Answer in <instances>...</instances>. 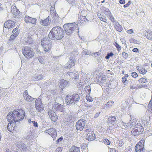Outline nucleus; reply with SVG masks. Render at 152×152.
<instances>
[{
    "instance_id": "13",
    "label": "nucleus",
    "mask_w": 152,
    "mask_h": 152,
    "mask_svg": "<svg viewBox=\"0 0 152 152\" xmlns=\"http://www.w3.org/2000/svg\"><path fill=\"white\" fill-rule=\"evenodd\" d=\"M15 22L11 20H8L4 23V26L5 28H10L14 27Z\"/></svg>"
},
{
    "instance_id": "37",
    "label": "nucleus",
    "mask_w": 152,
    "mask_h": 152,
    "mask_svg": "<svg viewBox=\"0 0 152 152\" xmlns=\"http://www.w3.org/2000/svg\"><path fill=\"white\" fill-rule=\"evenodd\" d=\"M87 14L86 11L85 10H82L81 11L80 15V18L82 17V18L86 17Z\"/></svg>"
},
{
    "instance_id": "35",
    "label": "nucleus",
    "mask_w": 152,
    "mask_h": 152,
    "mask_svg": "<svg viewBox=\"0 0 152 152\" xmlns=\"http://www.w3.org/2000/svg\"><path fill=\"white\" fill-rule=\"evenodd\" d=\"M40 105H42V102L40 98H38L36 100L35 102V106Z\"/></svg>"
},
{
    "instance_id": "28",
    "label": "nucleus",
    "mask_w": 152,
    "mask_h": 152,
    "mask_svg": "<svg viewBox=\"0 0 152 152\" xmlns=\"http://www.w3.org/2000/svg\"><path fill=\"white\" fill-rule=\"evenodd\" d=\"M43 75L40 74L34 77L33 80L35 81L40 80L43 78Z\"/></svg>"
},
{
    "instance_id": "51",
    "label": "nucleus",
    "mask_w": 152,
    "mask_h": 152,
    "mask_svg": "<svg viewBox=\"0 0 152 152\" xmlns=\"http://www.w3.org/2000/svg\"><path fill=\"white\" fill-rule=\"evenodd\" d=\"M72 6L75 4V0H66Z\"/></svg>"
},
{
    "instance_id": "1",
    "label": "nucleus",
    "mask_w": 152,
    "mask_h": 152,
    "mask_svg": "<svg viewBox=\"0 0 152 152\" xmlns=\"http://www.w3.org/2000/svg\"><path fill=\"white\" fill-rule=\"evenodd\" d=\"M25 115V112L21 109H16L12 112H9L7 116V119L10 123L7 125L8 130L10 131V126H13L14 125L15 126L17 122L23 120Z\"/></svg>"
},
{
    "instance_id": "43",
    "label": "nucleus",
    "mask_w": 152,
    "mask_h": 152,
    "mask_svg": "<svg viewBox=\"0 0 152 152\" xmlns=\"http://www.w3.org/2000/svg\"><path fill=\"white\" fill-rule=\"evenodd\" d=\"M99 19L104 22H106L107 21L106 18L104 16L102 15L100 17Z\"/></svg>"
},
{
    "instance_id": "46",
    "label": "nucleus",
    "mask_w": 152,
    "mask_h": 152,
    "mask_svg": "<svg viewBox=\"0 0 152 152\" xmlns=\"http://www.w3.org/2000/svg\"><path fill=\"white\" fill-rule=\"evenodd\" d=\"M16 38V37L15 36V35L12 34L10 36L9 41L10 42H13V41L15 40Z\"/></svg>"
},
{
    "instance_id": "10",
    "label": "nucleus",
    "mask_w": 152,
    "mask_h": 152,
    "mask_svg": "<svg viewBox=\"0 0 152 152\" xmlns=\"http://www.w3.org/2000/svg\"><path fill=\"white\" fill-rule=\"evenodd\" d=\"M85 121L79 120L76 123V127L77 130H82L85 125Z\"/></svg>"
},
{
    "instance_id": "38",
    "label": "nucleus",
    "mask_w": 152,
    "mask_h": 152,
    "mask_svg": "<svg viewBox=\"0 0 152 152\" xmlns=\"http://www.w3.org/2000/svg\"><path fill=\"white\" fill-rule=\"evenodd\" d=\"M148 106L149 108V110L152 113V99L150 101Z\"/></svg>"
},
{
    "instance_id": "62",
    "label": "nucleus",
    "mask_w": 152,
    "mask_h": 152,
    "mask_svg": "<svg viewBox=\"0 0 152 152\" xmlns=\"http://www.w3.org/2000/svg\"><path fill=\"white\" fill-rule=\"evenodd\" d=\"M110 20L113 23H114L115 22L114 18L113 17V16L112 14L109 16Z\"/></svg>"
},
{
    "instance_id": "59",
    "label": "nucleus",
    "mask_w": 152,
    "mask_h": 152,
    "mask_svg": "<svg viewBox=\"0 0 152 152\" xmlns=\"http://www.w3.org/2000/svg\"><path fill=\"white\" fill-rule=\"evenodd\" d=\"M132 3V2L131 1H129L127 4H125L124 6V8H126L128 7Z\"/></svg>"
},
{
    "instance_id": "3",
    "label": "nucleus",
    "mask_w": 152,
    "mask_h": 152,
    "mask_svg": "<svg viewBox=\"0 0 152 152\" xmlns=\"http://www.w3.org/2000/svg\"><path fill=\"white\" fill-rule=\"evenodd\" d=\"M78 24L76 22L68 23L63 25V28L66 33L70 36L74 31L75 29L78 27Z\"/></svg>"
},
{
    "instance_id": "58",
    "label": "nucleus",
    "mask_w": 152,
    "mask_h": 152,
    "mask_svg": "<svg viewBox=\"0 0 152 152\" xmlns=\"http://www.w3.org/2000/svg\"><path fill=\"white\" fill-rule=\"evenodd\" d=\"M108 86H109V87L111 89H114V88L116 87V86L115 85H114L112 83H110V84H109Z\"/></svg>"
},
{
    "instance_id": "56",
    "label": "nucleus",
    "mask_w": 152,
    "mask_h": 152,
    "mask_svg": "<svg viewBox=\"0 0 152 152\" xmlns=\"http://www.w3.org/2000/svg\"><path fill=\"white\" fill-rule=\"evenodd\" d=\"M70 64L69 63H68V62L64 66V67L66 69H69L72 67L70 66Z\"/></svg>"
},
{
    "instance_id": "39",
    "label": "nucleus",
    "mask_w": 152,
    "mask_h": 152,
    "mask_svg": "<svg viewBox=\"0 0 152 152\" xmlns=\"http://www.w3.org/2000/svg\"><path fill=\"white\" fill-rule=\"evenodd\" d=\"M114 45L115 46L117 50L118 51H120L121 49V46L116 42H115Z\"/></svg>"
},
{
    "instance_id": "52",
    "label": "nucleus",
    "mask_w": 152,
    "mask_h": 152,
    "mask_svg": "<svg viewBox=\"0 0 152 152\" xmlns=\"http://www.w3.org/2000/svg\"><path fill=\"white\" fill-rule=\"evenodd\" d=\"M38 60L39 62L42 64H43L45 63L44 60L41 57H39Z\"/></svg>"
},
{
    "instance_id": "22",
    "label": "nucleus",
    "mask_w": 152,
    "mask_h": 152,
    "mask_svg": "<svg viewBox=\"0 0 152 152\" xmlns=\"http://www.w3.org/2000/svg\"><path fill=\"white\" fill-rule=\"evenodd\" d=\"M14 9L13 10H12V12L13 13V14L16 16V17H18L21 15V13L19 10L16 8L15 6L13 7Z\"/></svg>"
},
{
    "instance_id": "2",
    "label": "nucleus",
    "mask_w": 152,
    "mask_h": 152,
    "mask_svg": "<svg viewBox=\"0 0 152 152\" xmlns=\"http://www.w3.org/2000/svg\"><path fill=\"white\" fill-rule=\"evenodd\" d=\"M64 36V32L63 29L58 26L53 27L50 31L48 37L51 39L61 40Z\"/></svg>"
},
{
    "instance_id": "16",
    "label": "nucleus",
    "mask_w": 152,
    "mask_h": 152,
    "mask_svg": "<svg viewBox=\"0 0 152 152\" xmlns=\"http://www.w3.org/2000/svg\"><path fill=\"white\" fill-rule=\"evenodd\" d=\"M95 138V135L93 132L88 133L86 136V140L89 141H92Z\"/></svg>"
},
{
    "instance_id": "41",
    "label": "nucleus",
    "mask_w": 152,
    "mask_h": 152,
    "mask_svg": "<svg viewBox=\"0 0 152 152\" xmlns=\"http://www.w3.org/2000/svg\"><path fill=\"white\" fill-rule=\"evenodd\" d=\"M101 53L100 51L98 52H96L95 53H93V56L94 57H96L98 56H99L101 55Z\"/></svg>"
},
{
    "instance_id": "20",
    "label": "nucleus",
    "mask_w": 152,
    "mask_h": 152,
    "mask_svg": "<svg viewBox=\"0 0 152 152\" xmlns=\"http://www.w3.org/2000/svg\"><path fill=\"white\" fill-rule=\"evenodd\" d=\"M114 27L115 28L116 30L118 32H121L123 30V28L119 23L115 21L114 23Z\"/></svg>"
},
{
    "instance_id": "49",
    "label": "nucleus",
    "mask_w": 152,
    "mask_h": 152,
    "mask_svg": "<svg viewBox=\"0 0 152 152\" xmlns=\"http://www.w3.org/2000/svg\"><path fill=\"white\" fill-rule=\"evenodd\" d=\"M137 144H138L141 147H144V142H143V140H141L139 141Z\"/></svg>"
},
{
    "instance_id": "48",
    "label": "nucleus",
    "mask_w": 152,
    "mask_h": 152,
    "mask_svg": "<svg viewBox=\"0 0 152 152\" xmlns=\"http://www.w3.org/2000/svg\"><path fill=\"white\" fill-rule=\"evenodd\" d=\"M72 149L73 150V151L76 152H79L80 148H78L75 146H74L72 147Z\"/></svg>"
},
{
    "instance_id": "7",
    "label": "nucleus",
    "mask_w": 152,
    "mask_h": 152,
    "mask_svg": "<svg viewBox=\"0 0 152 152\" xmlns=\"http://www.w3.org/2000/svg\"><path fill=\"white\" fill-rule=\"evenodd\" d=\"M51 16L52 17V20H51V23L54 26L58 25L59 23V17L57 14L55 12H53Z\"/></svg>"
},
{
    "instance_id": "4",
    "label": "nucleus",
    "mask_w": 152,
    "mask_h": 152,
    "mask_svg": "<svg viewBox=\"0 0 152 152\" xmlns=\"http://www.w3.org/2000/svg\"><path fill=\"white\" fill-rule=\"evenodd\" d=\"M66 99L68 104H75L79 101L80 96L78 94L75 93L72 95L67 96L66 97Z\"/></svg>"
},
{
    "instance_id": "32",
    "label": "nucleus",
    "mask_w": 152,
    "mask_h": 152,
    "mask_svg": "<svg viewBox=\"0 0 152 152\" xmlns=\"http://www.w3.org/2000/svg\"><path fill=\"white\" fill-rule=\"evenodd\" d=\"M78 20L79 21H80V22L81 23H83L84 22H86V21H88V20H87L86 18V17L82 18H78Z\"/></svg>"
},
{
    "instance_id": "47",
    "label": "nucleus",
    "mask_w": 152,
    "mask_h": 152,
    "mask_svg": "<svg viewBox=\"0 0 152 152\" xmlns=\"http://www.w3.org/2000/svg\"><path fill=\"white\" fill-rule=\"evenodd\" d=\"M102 56H101V55L99 56H98L96 57V60L97 62L98 63H99L102 61Z\"/></svg>"
},
{
    "instance_id": "63",
    "label": "nucleus",
    "mask_w": 152,
    "mask_h": 152,
    "mask_svg": "<svg viewBox=\"0 0 152 152\" xmlns=\"http://www.w3.org/2000/svg\"><path fill=\"white\" fill-rule=\"evenodd\" d=\"M140 43L141 42L139 41L134 39V44L139 45Z\"/></svg>"
},
{
    "instance_id": "5",
    "label": "nucleus",
    "mask_w": 152,
    "mask_h": 152,
    "mask_svg": "<svg viewBox=\"0 0 152 152\" xmlns=\"http://www.w3.org/2000/svg\"><path fill=\"white\" fill-rule=\"evenodd\" d=\"M22 52L25 57L27 58H30L33 57L34 52L33 49L29 47H25L22 50Z\"/></svg>"
},
{
    "instance_id": "29",
    "label": "nucleus",
    "mask_w": 152,
    "mask_h": 152,
    "mask_svg": "<svg viewBox=\"0 0 152 152\" xmlns=\"http://www.w3.org/2000/svg\"><path fill=\"white\" fill-rule=\"evenodd\" d=\"M149 80L147 78V77L145 76V78L142 77L138 80L140 83H144L147 82V80Z\"/></svg>"
},
{
    "instance_id": "17",
    "label": "nucleus",
    "mask_w": 152,
    "mask_h": 152,
    "mask_svg": "<svg viewBox=\"0 0 152 152\" xmlns=\"http://www.w3.org/2000/svg\"><path fill=\"white\" fill-rule=\"evenodd\" d=\"M66 75H69L70 79H74L75 81L77 80L79 77L78 74H75L73 72H68Z\"/></svg>"
},
{
    "instance_id": "50",
    "label": "nucleus",
    "mask_w": 152,
    "mask_h": 152,
    "mask_svg": "<svg viewBox=\"0 0 152 152\" xmlns=\"http://www.w3.org/2000/svg\"><path fill=\"white\" fill-rule=\"evenodd\" d=\"M88 50L87 49H85L82 52L81 55H88Z\"/></svg>"
},
{
    "instance_id": "19",
    "label": "nucleus",
    "mask_w": 152,
    "mask_h": 152,
    "mask_svg": "<svg viewBox=\"0 0 152 152\" xmlns=\"http://www.w3.org/2000/svg\"><path fill=\"white\" fill-rule=\"evenodd\" d=\"M137 68L139 72L142 75H144L147 72L146 70V68L141 66V65H140V66H137Z\"/></svg>"
},
{
    "instance_id": "53",
    "label": "nucleus",
    "mask_w": 152,
    "mask_h": 152,
    "mask_svg": "<svg viewBox=\"0 0 152 152\" xmlns=\"http://www.w3.org/2000/svg\"><path fill=\"white\" fill-rule=\"evenodd\" d=\"M104 140V143L105 144L108 145H109L110 144V141H109V140L107 139H105V140Z\"/></svg>"
},
{
    "instance_id": "26",
    "label": "nucleus",
    "mask_w": 152,
    "mask_h": 152,
    "mask_svg": "<svg viewBox=\"0 0 152 152\" xmlns=\"http://www.w3.org/2000/svg\"><path fill=\"white\" fill-rule=\"evenodd\" d=\"M103 90L104 91V93H105V94L107 96H109L111 94V89L109 87V86H108V88H104L103 89Z\"/></svg>"
},
{
    "instance_id": "55",
    "label": "nucleus",
    "mask_w": 152,
    "mask_h": 152,
    "mask_svg": "<svg viewBox=\"0 0 152 152\" xmlns=\"http://www.w3.org/2000/svg\"><path fill=\"white\" fill-rule=\"evenodd\" d=\"M20 30H18L16 32L13 33V35H15V36L16 37L18 36V35L19 34L20 32Z\"/></svg>"
},
{
    "instance_id": "60",
    "label": "nucleus",
    "mask_w": 152,
    "mask_h": 152,
    "mask_svg": "<svg viewBox=\"0 0 152 152\" xmlns=\"http://www.w3.org/2000/svg\"><path fill=\"white\" fill-rule=\"evenodd\" d=\"M86 99L87 100L89 101L90 102H91L93 101V99L90 96H86Z\"/></svg>"
},
{
    "instance_id": "44",
    "label": "nucleus",
    "mask_w": 152,
    "mask_h": 152,
    "mask_svg": "<svg viewBox=\"0 0 152 152\" xmlns=\"http://www.w3.org/2000/svg\"><path fill=\"white\" fill-rule=\"evenodd\" d=\"M88 57H89V56H88V55H81L80 58L83 60H85L86 59L88 58Z\"/></svg>"
},
{
    "instance_id": "23",
    "label": "nucleus",
    "mask_w": 152,
    "mask_h": 152,
    "mask_svg": "<svg viewBox=\"0 0 152 152\" xmlns=\"http://www.w3.org/2000/svg\"><path fill=\"white\" fill-rule=\"evenodd\" d=\"M135 150L136 152H144V147H141L138 144H136L135 147Z\"/></svg>"
},
{
    "instance_id": "34",
    "label": "nucleus",
    "mask_w": 152,
    "mask_h": 152,
    "mask_svg": "<svg viewBox=\"0 0 152 152\" xmlns=\"http://www.w3.org/2000/svg\"><path fill=\"white\" fill-rule=\"evenodd\" d=\"M35 107L38 112H40L42 109L43 108V107H42V105H37L35 106Z\"/></svg>"
},
{
    "instance_id": "45",
    "label": "nucleus",
    "mask_w": 152,
    "mask_h": 152,
    "mask_svg": "<svg viewBox=\"0 0 152 152\" xmlns=\"http://www.w3.org/2000/svg\"><path fill=\"white\" fill-rule=\"evenodd\" d=\"M74 115L72 113H70L69 115V120H73L74 118Z\"/></svg>"
},
{
    "instance_id": "27",
    "label": "nucleus",
    "mask_w": 152,
    "mask_h": 152,
    "mask_svg": "<svg viewBox=\"0 0 152 152\" xmlns=\"http://www.w3.org/2000/svg\"><path fill=\"white\" fill-rule=\"evenodd\" d=\"M127 102L129 104H133V96L132 94L130 96H129V97L127 100Z\"/></svg>"
},
{
    "instance_id": "64",
    "label": "nucleus",
    "mask_w": 152,
    "mask_h": 152,
    "mask_svg": "<svg viewBox=\"0 0 152 152\" xmlns=\"http://www.w3.org/2000/svg\"><path fill=\"white\" fill-rule=\"evenodd\" d=\"M67 126L70 128H72L74 126V124L73 123L71 122L68 123L67 124Z\"/></svg>"
},
{
    "instance_id": "21",
    "label": "nucleus",
    "mask_w": 152,
    "mask_h": 152,
    "mask_svg": "<svg viewBox=\"0 0 152 152\" xmlns=\"http://www.w3.org/2000/svg\"><path fill=\"white\" fill-rule=\"evenodd\" d=\"M51 22L50 18L48 16L46 19L41 21V23L43 25L47 26L48 24H49Z\"/></svg>"
},
{
    "instance_id": "15",
    "label": "nucleus",
    "mask_w": 152,
    "mask_h": 152,
    "mask_svg": "<svg viewBox=\"0 0 152 152\" xmlns=\"http://www.w3.org/2000/svg\"><path fill=\"white\" fill-rule=\"evenodd\" d=\"M47 43L45 44V45L43 46L44 50L45 52H49L51 50V48L52 46L51 42L50 41L46 42Z\"/></svg>"
},
{
    "instance_id": "33",
    "label": "nucleus",
    "mask_w": 152,
    "mask_h": 152,
    "mask_svg": "<svg viewBox=\"0 0 152 152\" xmlns=\"http://www.w3.org/2000/svg\"><path fill=\"white\" fill-rule=\"evenodd\" d=\"M114 55V53L112 52L108 53L107 55L105 57V58L106 59H109L110 57H112Z\"/></svg>"
},
{
    "instance_id": "57",
    "label": "nucleus",
    "mask_w": 152,
    "mask_h": 152,
    "mask_svg": "<svg viewBox=\"0 0 152 152\" xmlns=\"http://www.w3.org/2000/svg\"><path fill=\"white\" fill-rule=\"evenodd\" d=\"M85 105L88 109H91L92 108L91 105L88 104L87 103H86Z\"/></svg>"
},
{
    "instance_id": "31",
    "label": "nucleus",
    "mask_w": 152,
    "mask_h": 152,
    "mask_svg": "<svg viewBox=\"0 0 152 152\" xmlns=\"http://www.w3.org/2000/svg\"><path fill=\"white\" fill-rule=\"evenodd\" d=\"M56 130V129L54 128H50L47 130L45 131V132L48 133L49 134H50L51 132H54Z\"/></svg>"
},
{
    "instance_id": "11",
    "label": "nucleus",
    "mask_w": 152,
    "mask_h": 152,
    "mask_svg": "<svg viewBox=\"0 0 152 152\" xmlns=\"http://www.w3.org/2000/svg\"><path fill=\"white\" fill-rule=\"evenodd\" d=\"M59 84L60 87L63 90L65 87H68L70 83L69 81L63 79L60 80Z\"/></svg>"
},
{
    "instance_id": "54",
    "label": "nucleus",
    "mask_w": 152,
    "mask_h": 152,
    "mask_svg": "<svg viewBox=\"0 0 152 152\" xmlns=\"http://www.w3.org/2000/svg\"><path fill=\"white\" fill-rule=\"evenodd\" d=\"M63 138L62 136H61L56 141V143L58 144L60 142H61L63 140Z\"/></svg>"
},
{
    "instance_id": "40",
    "label": "nucleus",
    "mask_w": 152,
    "mask_h": 152,
    "mask_svg": "<svg viewBox=\"0 0 152 152\" xmlns=\"http://www.w3.org/2000/svg\"><path fill=\"white\" fill-rule=\"evenodd\" d=\"M133 122H129L128 123H127L126 125L128 129H130L133 126Z\"/></svg>"
},
{
    "instance_id": "42",
    "label": "nucleus",
    "mask_w": 152,
    "mask_h": 152,
    "mask_svg": "<svg viewBox=\"0 0 152 152\" xmlns=\"http://www.w3.org/2000/svg\"><path fill=\"white\" fill-rule=\"evenodd\" d=\"M85 89H86V91L87 93H89L91 91V88L90 86H86Z\"/></svg>"
},
{
    "instance_id": "12",
    "label": "nucleus",
    "mask_w": 152,
    "mask_h": 152,
    "mask_svg": "<svg viewBox=\"0 0 152 152\" xmlns=\"http://www.w3.org/2000/svg\"><path fill=\"white\" fill-rule=\"evenodd\" d=\"M54 108L56 111H58L62 112L65 111V108L63 105L56 102L54 104Z\"/></svg>"
},
{
    "instance_id": "36",
    "label": "nucleus",
    "mask_w": 152,
    "mask_h": 152,
    "mask_svg": "<svg viewBox=\"0 0 152 152\" xmlns=\"http://www.w3.org/2000/svg\"><path fill=\"white\" fill-rule=\"evenodd\" d=\"M24 99L28 102H31L32 101V99H34L29 95L26 96V97L24 98Z\"/></svg>"
},
{
    "instance_id": "24",
    "label": "nucleus",
    "mask_w": 152,
    "mask_h": 152,
    "mask_svg": "<svg viewBox=\"0 0 152 152\" xmlns=\"http://www.w3.org/2000/svg\"><path fill=\"white\" fill-rule=\"evenodd\" d=\"M145 35L148 39L152 40V32L151 30L146 31V32L145 33Z\"/></svg>"
},
{
    "instance_id": "30",
    "label": "nucleus",
    "mask_w": 152,
    "mask_h": 152,
    "mask_svg": "<svg viewBox=\"0 0 152 152\" xmlns=\"http://www.w3.org/2000/svg\"><path fill=\"white\" fill-rule=\"evenodd\" d=\"M113 103V102L112 101H109L105 104L106 107L107 108H109L110 107H111L112 106Z\"/></svg>"
},
{
    "instance_id": "8",
    "label": "nucleus",
    "mask_w": 152,
    "mask_h": 152,
    "mask_svg": "<svg viewBox=\"0 0 152 152\" xmlns=\"http://www.w3.org/2000/svg\"><path fill=\"white\" fill-rule=\"evenodd\" d=\"M107 122L109 124L112 125L115 127L118 126L117 121L115 116H109L107 120Z\"/></svg>"
},
{
    "instance_id": "9",
    "label": "nucleus",
    "mask_w": 152,
    "mask_h": 152,
    "mask_svg": "<svg viewBox=\"0 0 152 152\" xmlns=\"http://www.w3.org/2000/svg\"><path fill=\"white\" fill-rule=\"evenodd\" d=\"M48 114L52 121L55 122L57 120L58 116L54 111L51 110L49 111Z\"/></svg>"
},
{
    "instance_id": "61",
    "label": "nucleus",
    "mask_w": 152,
    "mask_h": 152,
    "mask_svg": "<svg viewBox=\"0 0 152 152\" xmlns=\"http://www.w3.org/2000/svg\"><path fill=\"white\" fill-rule=\"evenodd\" d=\"M122 54L124 58H126L128 57V54L125 52H123L122 53Z\"/></svg>"
},
{
    "instance_id": "6",
    "label": "nucleus",
    "mask_w": 152,
    "mask_h": 152,
    "mask_svg": "<svg viewBox=\"0 0 152 152\" xmlns=\"http://www.w3.org/2000/svg\"><path fill=\"white\" fill-rule=\"evenodd\" d=\"M134 136H136L137 134L142 133V132L143 131V128L140 123H135V125L134 124Z\"/></svg>"
},
{
    "instance_id": "14",
    "label": "nucleus",
    "mask_w": 152,
    "mask_h": 152,
    "mask_svg": "<svg viewBox=\"0 0 152 152\" xmlns=\"http://www.w3.org/2000/svg\"><path fill=\"white\" fill-rule=\"evenodd\" d=\"M37 19L36 18H32L27 15H26L24 17V20L26 23H31L33 24L36 23Z\"/></svg>"
},
{
    "instance_id": "25",
    "label": "nucleus",
    "mask_w": 152,
    "mask_h": 152,
    "mask_svg": "<svg viewBox=\"0 0 152 152\" xmlns=\"http://www.w3.org/2000/svg\"><path fill=\"white\" fill-rule=\"evenodd\" d=\"M75 60L74 58H73L72 56L69 57L68 63L70 64V66L72 67L74 66L75 63Z\"/></svg>"
},
{
    "instance_id": "18",
    "label": "nucleus",
    "mask_w": 152,
    "mask_h": 152,
    "mask_svg": "<svg viewBox=\"0 0 152 152\" xmlns=\"http://www.w3.org/2000/svg\"><path fill=\"white\" fill-rule=\"evenodd\" d=\"M16 146L21 151V152H24L26 151V145L24 143L17 144Z\"/></svg>"
}]
</instances>
